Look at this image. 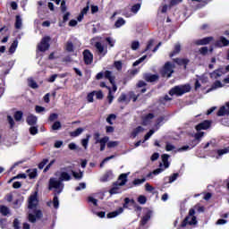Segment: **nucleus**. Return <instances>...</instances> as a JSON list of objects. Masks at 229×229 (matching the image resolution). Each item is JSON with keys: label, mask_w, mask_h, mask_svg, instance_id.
<instances>
[{"label": "nucleus", "mask_w": 229, "mask_h": 229, "mask_svg": "<svg viewBox=\"0 0 229 229\" xmlns=\"http://www.w3.org/2000/svg\"><path fill=\"white\" fill-rule=\"evenodd\" d=\"M60 128H62V124L60 123V122H55L52 125V130H60Z\"/></svg>", "instance_id": "obj_60"}, {"label": "nucleus", "mask_w": 229, "mask_h": 229, "mask_svg": "<svg viewBox=\"0 0 229 229\" xmlns=\"http://www.w3.org/2000/svg\"><path fill=\"white\" fill-rule=\"evenodd\" d=\"M51 40V38L45 37L42 38L41 42L38 45V48L39 51H47L49 49V41Z\"/></svg>", "instance_id": "obj_8"}, {"label": "nucleus", "mask_w": 229, "mask_h": 229, "mask_svg": "<svg viewBox=\"0 0 229 229\" xmlns=\"http://www.w3.org/2000/svg\"><path fill=\"white\" fill-rule=\"evenodd\" d=\"M17 46H19V41L14 40L9 48L10 55H13V53H15V51L17 50Z\"/></svg>", "instance_id": "obj_27"}, {"label": "nucleus", "mask_w": 229, "mask_h": 229, "mask_svg": "<svg viewBox=\"0 0 229 229\" xmlns=\"http://www.w3.org/2000/svg\"><path fill=\"white\" fill-rule=\"evenodd\" d=\"M155 133V130H150L144 137V140L142 142H146V140H149V138Z\"/></svg>", "instance_id": "obj_44"}, {"label": "nucleus", "mask_w": 229, "mask_h": 229, "mask_svg": "<svg viewBox=\"0 0 229 229\" xmlns=\"http://www.w3.org/2000/svg\"><path fill=\"white\" fill-rule=\"evenodd\" d=\"M146 58H148V55H143L142 57L138 59L136 62L133 63V67H137V65L142 64V62H144V60H146Z\"/></svg>", "instance_id": "obj_39"}, {"label": "nucleus", "mask_w": 229, "mask_h": 229, "mask_svg": "<svg viewBox=\"0 0 229 229\" xmlns=\"http://www.w3.org/2000/svg\"><path fill=\"white\" fill-rule=\"evenodd\" d=\"M94 96H96L97 99H103V92L102 91H93Z\"/></svg>", "instance_id": "obj_56"}, {"label": "nucleus", "mask_w": 229, "mask_h": 229, "mask_svg": "<svg viewBox=\"0 0 229 229\" xmlns=\"http://www.w3.org/2000/svg\"><path fill=\"white\" fill-rule=\"evenodd\" d=\"M29 203V221L30 223H35L37 219H40L42 217V211L37 209V206L38 205V192L35 191L32 193L28 200Z\"/></svg>", "instance_id": "obj_2"}, {"label": "nucleus", "mask_w": 229, "mask_h": 229, "mask_svg": "<svg viewBox=\"0 0 229 229\" xmlns=\"http://www.w3.org/2000/svg\"><path fill=\"white\" fill-rule=\"evenodd\" d=\"M227 153H229V147L224 149H218L216 158H219V157H223V155H226Z\"/></svg>", "instance_id": "obj_33"}, {"label": "nucleus", "mask_w": 229, "mask_h": 229, "mask_svg": "<svg viewBox=\"0 0 229 229\" xmlns=\"http://www.w3.org/2000/svg\"><path fill=\"white\" fill-rule=\"evenodd\" d=\"M7 121H8L11 128H13V126H15V122L13 121V118L12 116L8 115Z\"/></svg>", "instance_id": "obj_59"}, {"label": "nucleus", "mask_w": 229, "mask_h": 229, "mask_svg": "<svg viewBox=\"0 0 229 229\" xmlns=\"http://www.w3.org/2000/svg\"><path fill=\"white\" fill-rule=\"evenodd\" d=\"M55 176L59 178L56 179L55 177L50 178L49 180V190L55 191L56 194H60L62 191H64V182H69L71 180V174L65 171L57 172Z\"/></svg>", "instance_id": "obj_1"}, {"label": "nucleus", "mask_w": 229, "mask_h": 229, "mask_svg": "<svg viewBox=\"0 0 229 229\" xmlns=\"http://www.w3.org/2000/svg\"><path fill=\"white\" fill-rule=\"evenodd\" d=\"M108 140H110V138L108 136H106L100 139V141L98 142V144H100V146H106V143L108 142Z\"/></svg>", "instance_id": "obj_40"}, {"label": "nucleus", "mask_w": 229, "mask_h": 229, "mask_svg": "<svg viewBox=\"0 0 229 229\" xmlns=\"http://www.w3.org/2000/svg\"><path fill=\"white\" fill-rule=\"evenodd\" d=\"M112 158H115V156H111L108 157H106L100 164V167H103V165H106V162H108L109 160H112Z\"/></svg>", "instance_id": "obj_54"}, {"label": "nucleus", "mask_w": 229, "mask_h": 229, "mask_svg": "<svg viewBox=\"0 0 229 229\" xmlns=\"http://www.w3.org/2000/svg\"><path fill=\"white\" fill-rule=\"evenodd\" d=\"M140 46V44L139 43V41H133L131 43V49L133 51H137V48Z\"/></svg>", "instance_id": "obj_57"}, {"label": "nucleus", "mask_w": 229, "mask_h": 229, "mask_svg": "<svg viewBox=\"0 0 229 229\" xmlns=\"http://www.w3.org/2000/svg\"><path fill=\"white\" fill-rule=\"evenodd\" d=\"M223 87V84L221 81H216L213 83L212 87L208 89V92H212V90H216V89H221Z\"/></svg>", "instance_id": "obj_25"}, {"label": "nucleus", "mask_w": 229, "mask_h": 229, "mask_svg": "<svg viewBox=\"0 0 229 229\" xmlns=\"http://www.w3.org/2000/svg\"><path fill=\"white\" fill-rule=\"evenodd\" d=\"M154 115L153 114H148L143 118V124L147 126V124H149L151 123V119H153Z\"/></svg>", "instance_id": "obj_29"}, {"label": "nucleus", "mask_w": 229, "mask_h": 229, "mask_svg": "<svg viewBox=\"0 0 229 229\" xmlns=\"http://www.w3.org/2000/svg\"><path fill=\"white\" fill-rule=\"evenodd\" d=\"M174 149H176V147H174V145L171 143H166L165 151H174Z\"/></svg>", "instance_id": "obj_45"}, {"label": "nucleus", "mask_w": 229, "mask_h": 229, "mask_svg": "<svg viewBox=\"0 0 229 229\" xmlns=\"http://www.w3.org/2000/svg\"><path fill=\"white\" fill-rule=\"evenodd\" d=\"M106 121L109 124H114L112 121H115V114H110L107 118Z\"/></svg>", "instance_id": "obj_58"}, {"label": "nucleus", "mask_w": 229, "mask_h": 229, "mask_svg": "<svg viewBox=\"0 0 229 229\" xmlns=\"http://www.w3.org/2000/svg\"><path fill=\"white\" fill-rule=\"evenodd\" d=\"M138 201L140 203V205H144L146 203V198L141 195L138 198Z\"/></svg>", "instance_id": "obj_64"}, {"label": "nucleus", "mask_w": 229, "mask_h": 229, "mask_svg": "<svg viewBox=\"0 0 229 229\" xmlns=\"http://www.w3.org/2000/svg\"><path fill=\"white\" fill-rule=\"evenodd\" d=\"M114 178V173L109 170L104 174V175L100 178V182H110Z\"/></svg>", "instance_id": "obj_18"}, {"label": "nucleus", "mask_w": 229, "mask_h": 229, "mask_svg": "<svg viewBox=\"0 0 229 229\" xmlns=\"http://www.w3.org/2000/svg\"><path fill=\"white\" fill-rule=\"evenodd\" d=\"M217 115L219 117L223 115H229V102L225 104V106H223L220 107V109L217 112Z\"/></svg>", "instance_id": "obj_14"}, {"label": "nucleus", "mask_w": 229, "mask_h": 229, "mask_svg": "<svg viewBox=\"0 0 229 229\" xmlns=\"http://www.w3.org/2000/svg\"><path fill=\"white\" fill-rule=\"evenodd\" d=\"M144 80H146V81H150V82L157 81L158 80V75L146 73L144 74Z\"/></svg>", "instance_id": "obj_20"}, {"label": "nucleus", "mask_w": 229, "mask_h": 229, "mask_svg": "<svg viewBox=\"0 0 229 229\" xmlns=\"http://www.w3.org/2000/svg\"><path fill=\"white\" fill-rule=\"evenodd\" d=\"M189 62V59H175V63L178 64L179 65H187Z\"/></svg>", "instance_id": "obj_38"}, {"label": "nucleus", "mask_w": 229, "mask_h": 229, "mask_svg": "<svg viewBox=\"0 0 229 229\" xmlns=\"http://www.w3.org/2000/svg\"><path fill=\"white\" fill-rule=\"evenodd\" d=\"M145 191H147V192H153V191H155V188L153 186H151V184L146 183Z\"/></svg>", "instance_id": "obj_51"}, {"label": "nucleus", "mask_w": 229, "mask_h": 229, "mask_svg": "<svg viewBox=\"0 0 229 229\" xmlns=\"http://www.w3.org/2000/svg\"><path fill=\"white\" fill-rule=\"evenodd\" d=\"M74 47H80V43L76 44V40H74L73 42L71 40L67 41L65 46L66 51H68L69 53H72L74 51Z\"/></svg>", "instance_id": "obj_13"}, {"label": "nucleus", "mask_w": 229, "mask_h": 229, "mask_svg": "<svg viewBox=\"0 0 229 229\" xmlns=\"http://www.w3.org/2000/svg\"><path fill=\"white\" fill-rule=\"evenodd\" d=\"M83 133V128H78L74 131L71 132L72 137H78L79 135H81Z\"/></svg>", "instance_id": "obj_34"}, {"label": "nucleus", "mask_w": 229, "mask_h": 229, "mask_svg": "<svg viewBox=\"0 0 229 229\" xmlns=\"http://www.w3.org/2000/svg\"><path fill=\"white\" fill-rule=\"evenodd\" d=\"M28 83L29 87H30L31 89H38V84H37V82H35L33 79H29Z\"/></svg>", "instance_id": "obj_35"}, {"label": "nucleus", "mask_w": 229, "mask_h": 229, "mask_svg": "<svg viewBox=\"0 0 229 229\" xmlns=\"http://www.w3.org/2000/svg\"><path fill=\"white\" fill-rule=\"evenodd\" d=\"M100 137V134L99 132H96L94 134V139H95V144H99L101 139L99 138Z\"/></svg>", "instance_id": "obj_62"}, {"label": "nucleus", "mask_w": 229, "mask_h": 229, "mask_svg": "<svg viewBox=\"0 0 229 229\" xmlns=\"http://www.w3.org/2000/svg\"><path fill=\"white\" fill-rule=\"evenodd\" d=\"M139 10H140V4H134L131 7L132 13H137L139 12Z\"/></svg>", "instance_id": "obj_50"}, {"label": "nucleus", "mask_w": 229, "mask_h": 229, "mask_svg": "<svg viewBox=\"0 0 229 229\" xmlns=\"http://www.w3.org/2000/svg\"><path fill=\"white\" fill-rule=\"evenodd\" d=\"M161 158L162 163L159 164V168L154 170L152 173H149L147 175V178L153 179V174L157 176V174H160V173H164L165 169H169V165H171V164L169 163V155L164 154L162 155Z\"/></svg>", "instance_id": "obj_4"}, {"label": "nucleus", "mask_w": 229, "mask_h": 229, "mask_svg": "<svg viewBox=\"0 0 229 229\" xmlns=\"http://www.w3.org/2000/svg\"><path fill=\"white\" fill-rule=\"evenodd\" d=\"M95 47H97L98 53L103 56H105V55L108 53V50L106 49V47H105V46H103V44H101L100 42H97L95 44Z\"/></svg>", "instance_id": "obj_16"}, {"label": "nucleus", "mask_w": 229, "mask_h": 229, "mask_svg": "<svg viewBox=\"0 0 229 229\" xmlns=\"http://www.w3.org/2000/svg\"><path fill=\"white\" fill-rule=\"evenodd\" d=\"M187 92H191V85L184 84V85H179L172 88L169 90L170 96H183V94H187Z\"/></svg>", "instance_id": "obj_5"}, {"label": "nucleus", "mask_w": 229, "mask_h": 229, "mask_svg": "<svg viewBox=\"0 0 229 229\" xmlns=\"http://www.w3.org/2000/svg\"><path fill=\"white\" fill-rule=\"evenodd\" d=\"M179 174H174L172 176L169 177V183H173L174 182H176V180L178 179Z\"/></svg>", "instance_id": "obj_46"}, {"label": "nucleus", "mask_w": 229, "mask_h": 229, "mask_svg": "<svg viewBox=\"0 0 229 229\" xmlns=\"http://www.w3.org/2000/svg\"><path fill=\"white\" fill-rule=\"evenodd\" d=\"M174 65H173L171 63H166L161 71L162 75L165 78H171V74L174 72Z\"/></svg>", "instance_id": "obj_7"}, {"label": "nucleus", "mask_w": 229, "mask_h": 229, "mask_svg": "<svg viewBox=\"0 0 229 229\" xmlns=\"http://www.w3.org/2000/svg\"><path fill=\"white\" fill-rule=\"evenodd\" d=\"M88 201L89 203H92L95 207H98V199H96L94 197H89Z\"/></svg>", "instance_id": "obj_55"}, {"label": "nucleus", "mask_w": 229, "mask_h": 229, "mask_svg": "<svg viewBox=\"0 0 229 229\" xmlns=\"http://www.w3.org/2000/svg\"><path fill=\"white\" fill-rule=\"evenodd\" d=\"M165 121V117H160L157 119V125H156V130H158L162 124H164V122Z\"/></svg>", "instance_id": "obj_41"}, {"label": "nucleus", "mask_w": 229, "mask_h": 229, "mask_svg": "<svg viewBox=\"0 0 229 229\" xmlns=\"http://www.w3.org/2000/svg\"><path fill=\"white\" fill-rule=\"evenodd\" d=\"M105 78H106V80H109L111 85H113V89H111L110 87L106 86V84L105 82H101L100 83V87L102 88H106L109 90L107 98L109 103H112V101H114V93L117 92V86H115V81L114 76H112V72L110 71H106L105 72Z\"/></svg>", "instance_id": "obj_3"}, {"label": "nucleus", "mask_w": 229, "mask_h": 229, "mask_svg": "<svg viewBox=\"0 0 229 229\" xmlns=\"http://www.w3.org/2000/svg\"><path fill=\"white\" fill-rule=\"evenodd\" d=\"M211 122L206 120L196 126L197 131H201V130H208L210 128Z\"/></svg>", "instance_id": "obj_12"}, {"label": "nucleus", "mask_w": 229, "mask_h": 229, "mask_svg": "<svg viewBox=\"0 0 229 229\" xmlns=\"http://www.w3.org/2000/svg\"><path fill=\"white\" fill-rule=\"evenodd\" d=\"M196 211L194 208L190 209L188 216L184 219V221L182 223V227H185L187 225H196L198 221L196 220Z\"/></svg>", "instance_id": "obj_6"}, {"label": "nucleus", "mask_w": 229, "mask_h": 229, "mask_svg": "<svg viewBox=\"0 0 229 229\" xmlns=\"http://www.w3.org/2000/svg\"><path fill=\"white\" fill-rule=\"evenodd\" d=\"M142 131H144V128H142V126H139L133 130V131L131 132V135L133 138H135L139 135V133H142Z\"/></svg>", "instance_id": "obj_30"}, {"label": "nucleus", "mask_w": 229, "mask_h": 229, "mask_svg": "<svg viewBox=\"0 0 229 229\" xmlns=\"http://www.w3.org/2000/svg\"><path fill=\"white\" fill-rule=\"evenodd\" d=\"M123 212H124V208H120L119 209L107 214V218L112 219L114 217H117V216H121V214H123Z\"/></svg>", "instance_id": "obj_19"}, {"label": "nucleus", "mask_w": 229, "mask_h": 229, "mask_svg": "<svg viewBox=\"0 0 229 229\" xmlns=\"http://www.w3.org/2000/svg\"><path fill=\"white\" fill-rule=\"evenodd\" d=\"M128 174H130V173L122 174L116 182V185H118L119 187H123V185H126V182H128Z\"/></svg>", "instance_id": "obj_11"}, {"label": "nucleus", "mask_w": 229, "mask_h": 229, "mask_svg": "<svg viewBox=\"0 0 229 229\" xmlns=\"http://www.w3.org/2000/svg\"><path fill=\"white\" fill-rule=\"evenodd\" d=\"M151 216H153V211L150 209H146L145 215L142 216L140 221V226H145V225H148V221L151 219Z\"/></svg>", "instance_id": "obj_9"}, {"label": "nucleus", "mask_w": 229, "mask_h": 229, "mask_svg": "<svg viewBox=\"0 0 229 229\" xmlns=\"http://www.w3.org/2000/svg\"><path fill=\"white\" fill-rule=\"evenodd\" d=\"M29 173L30 178H35L37 176V169H30L27 171Z\"/></svg>", "instance_id": "obj_42"}, {"label": "nucleus", "mask_w": 229, "mask_h": 229, "mask_svg": "<svg viewBox=\"0 0 229 229\" xmlns=\"http://www.w3.org/2000/svg\"><path fill=\"white\" fill-rule=\"evenodd\" d=\"M83 56L86 65H90V64L94 62V55H92L90 50H84Z\"/></svg>", "instance_id": "obj_10"}, {"label": "nucleus", "mask_w": 229, "mask_h": 229, "mask_svg": "<svg viewBox=\"0 0 229 229\" xmlns=\"http://www.w3.org/2000/svg\"><path fill=\"white\" fill-rule=\"evenodd\" d=\"M106 42L109 44V46L111 47H114V44H115V40H114V38H106Z\"/></svg>", "instance_id": "obj_61"}, {"label": "nucleus", "mask_w": 229, "mask_h": 229, "mask_svg": "<svg viewBox=\"0 0 229 229\" xmlns=\"http://www.w3.org/2000/svg\"><path fill=\"white\" fill-rule=\"evenodd\" d=\"M27 123L30 126H34V124H37V116L30 114L27 117Z\"/></svg>", "instance_id": "obj_22"}, {"label": "nucleus", "mask_w": 229, "mask_h": 229, "mask_svg": "<svg viewBox=\"0 0 229 229\" xmlns=\"http://www.w3.org/2000/svg\"><path fill=\"white\" fill-rule=\"evenodd\" d=\"M119 146V141H108L107 148H117Z\"/></svg>", "instance_id": "obj_48"}, {"label": "nucleus", "mask_w": 229, "mask_h": 229, "mask_svg": "<svg viewBox=\"0 0 229 229\" xmlns=\"http://www.w3.org/2000/svg\"><path fill=\"white\" fill-rule=\"evenodd\" d=\"M126 24V21L123 18H118L114 22V28H121Z\"/></svg>", "instance_id": "obj_28"}, {"label": "nucleus", "mask_w": 229, "mask_h": 229, "mask_svg": "<svg viewBox=\"0 0 229 229\" xmlns=\"http://www.w3.org/2000/svg\"><path fill=\"white\" fill-rule=\"evenodd\" d=\"M201 83H208V74H204L199 79Z\"/></svg>", "instance_id": "obj_49"}, {"label": "nucleus", "mask_w": 229, "mask_h": 229, "mask_svg": "<svg viewBox=\"0 0 229 229\" xmlns=\"http://www.w3.org/2000/svg\"><path fill=\"white\" fill-rule=\"evenodd\" d=\"M14 119L15 121H21L22 119V112L18 111L14 114Z\"/></svg>", "instance_id": "obj_47"}, {"label": "nucleus", "mask_w": 229, "mask_h": 229, "mask_svg": "<svg viewBox=\"0 0 229 229\" xmlns=\"http://www.w3.org/2000/svg\"><path fill=\"white\" fill-rule=\"evenodd\" d=\"M30 135H37V133H38V129L35 126H32L30 128Z\"/></svg>", "instance_id": "obj_52"}, {"label": "nucleus", "mask_w": 229, "mask_h": 229, "mask_svg": "<svg viewBox=\"0 0 229 229\" xmlns=\"http://www.w3.org/2000/svg\"><path fill=\"white\" fill-rule=\"evenodd\" d=\"M213 40H214L213 37H208L202 39H199L195 43L197 44V46H206V44H210V42H212Z\"/></svg>", "instance_id": "obj_17"}, {"label": "nucleus", "mask_w": 229, "mask_h": 229, "mask_svg": "<svg viewBox=\"0 0 229 229\" xmlns=\"http://www.w3.org/2000/svg\"><path fill=\"white\" fill-rule=\"evenodd\" d=\"M14 26L16 30H21L22 28V17L21 15H16Z\"/></svg>", "instance_id": "obj_23"}, {"label": "nucleus", "mask_w": 229, "mask_h": 229, "mask_svg": "<svg viewBox=\"0 0 229 229\" xmlns=\"http://www.w3.org/2000/svg\"><path fill=\"white\" fill-rule=\"evenodd\" d=\"M110 194H119V192H121V190L119 189V185H115L114 186L111 190H110Z\"/></svg>", "instance_id": "obj_37"}, {"label": "nucleus", "mask_w": 229, "mask_h": 229, "mask_svg": "<svg viewBox=\"0 0 229 229\" xmlns=\"http://www.w3.org/2000/svg\"><path fill=\"white\" fill-rule=\"evenodd\" d=\"M0 212H1L2 216H9L10 208H8V207H6V206H1Z\"/></svg>", "instance_id": "obj_32"}, {"label": "nucleus", "mask_w": 229, "mask_h": 229, "mask_svg": "<svg viewBox=\"0 0 229 229\" xmlns=\"http://www.w3.org/2000/svg\"><path fill=\"white\" fill-rule=\"evenodd\" d=\"M144 182H146V178H142V179H135L133 181V185H142V183H144Z\"/></svg>", "instance_id": "obj_43"}, {"label": "nucleus", "mask_w": 229, "mask_h": 229, "mask_svg": "<svg viewBox=\"0 0 229 229\" xmlns=\"http://www.w3.org/2000/svg\"><path fill=\"white\" fill-rule=\"evenodd\" d=\"M47 162H49V160H47V159H43V161H42L41 163H39L38 168H39V169H44V166L46 165V164H47Z\"/></svg>", "instance_id": "obj_63"}, {"label": "nucleus", "mask_w": 229, "mask_h": 229, "mask_svg": "<svg viewBox=\"0 0 229 229\" xmlns=\"http://www.w3.org/2000/svg\"><path fill=\"white\" fill-rule=\"evenodd\" d=\"M182 51V45L180 43L175 44L174 51L170 54V56L173 58V56H175V55H178Z\"/></svg>", "instance_id": "obj_26"}, {"label": "nucleus", "mask_w": 229, "mask_h": 229, "mask_svg": "<svg viewBox=\"0 0 229 229\" xmlns=\"http://www.w3.org/2000/svg\"><path fill=\"white\" fill-rule=\"evenodd\" d=\"M204 135H205V132L198 131V132L195 133V136H194L195 140H198V142H199V140L203 139Z\"/></svg>", "instance_id": "obj_36"}, {"label": "nucleus", "mask_w": 229, "mask_h": 229, "mask_svg": "<svg viewBox=\"0 0 229 229\" xmlns=\"http://www.w3.org/2000/svg\"><path fill=\"white\" fill-rule=\"evenodd\" d=\"M89 140H90V134L86 135V139L81 140V144L84 149H87V148H89Z\"/></svg>", "instance_id": "obj_31"}, {"label": "nucleus", "mask_w": 229, "mask_h": 229, "mask_svg": "<svg viewBox=\"0 0 229 229\" xmlns=\"http://www.w3.org/2000/svg\"><path fill=\"white\" fill-rule=\"evenodd\" d=\"M220 76H223V70L222 69L216 70L215 72L210 73V77L213 80H217V78H220Z\"/></svg>", "instance_id": "obj_24"}, {"label": "nucleus", "mask_w": 229, "mask_h": 229, "mask_svg": "<svg viewBox=\"0 0 229 229\" xmlns=\"http://www.w3.org/2000/svg\"><path fill=\"white\" fill-rule=\"evenodd\" d=\"M83 189H87V184H85V182H81L79 186L75 188V191H83Z\"/></svg>", "instance_id": "obj_53"}, {"label": "nucleus", "mask_w": 229, "mask_h": 229, "mask_svg": "<svg viewBox=\"0 0 229 229\" xmlns=\"http://www.w3.org/2000/svg\"><path fill=\"white\" fill-rule=\"evenodd\" d=\"M52 205L54 208H58L60 207V200H58V197L55 196L53 201L47 202L48 207H51Z\"/></svg>", "instance_id": "obj_21"}, {"label": "nucleus", "mask_w": 229, "mask_h": 229, "mask_svg": "<svg viewBox=\"0 0 229 229\" xmlns=\"http://www.w3.org/2000/svg\"><path fill=\"white\" fill-rule=\"evenodd\" d=\"M229 45V40L225 37H220L219 40L216 42L217 47H226Z\"/></svg>", "instance_id": "obj_15"}]
</instances>
